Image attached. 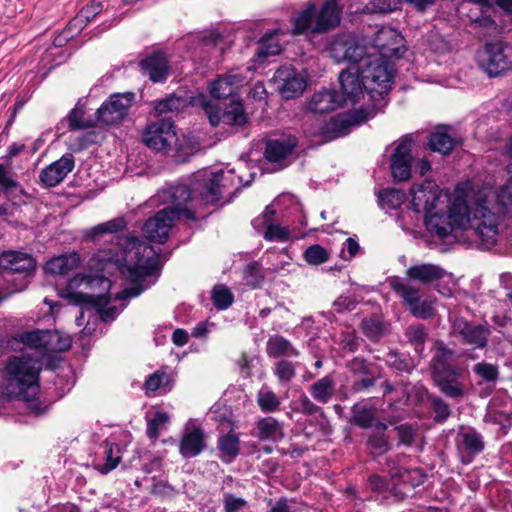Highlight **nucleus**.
I'll return each instance as SVG.
<instances>
[{"label": "nucleus", "mask_w": 512, "mask_h": 512, "mask_svg": "<svg viewBox=\"0 0 512 512\" xmlns=\"http://www.w3.org/2000/svg\"><path fill=\"white\" fill-rule=\"evenodd\" d=\"M120 251L100 249L88 261L93 274H78L62 295L75 305L91 304L103 321L113 320L126 300L150 286L146 278L159 269V254L134 235L121 237Z\"/></svg>", "instance_id": "nucleus-1"}, {"label": "nucleus", "mask_w": 512, "mask_h": 512, "mask_svg": "<svg viewBox=\"0 0 512 512\" xmlns=\"http://www.w3.org/2000/svg\"><path fill=\"white\" fill-rule=\"evenodd\" d=\"M236 177L232 171L224 172L205 170L195 175V183L191 191L186 185H177L161 190L157 197L167 204L163 210L148 219L143 227L146 236L152 240L163 243L172 227L173 221L181 217L195 219L197 196L205 203H215L224 194H230V188L235 185ZM238 183H243L242 176L237 177Z\"/></svg>", "instance_id": "nucleus-2"}, {"label": "nucleus", "mask_w": 512, "mask_h": 512, "mask_svg": "<svg viewBox=\"0 0 512 512\" xmlns=\"http://www.w3.org/2000/svg\"><path fill=\"white\" fill-rule=\"evenodd\" d=\"M485 191L475 192L469 184H458L449 197L447 214H442L441 206L424 216L427 230L439 237L449 236L454 228L472 230L485 249L497 242L498 217L486 206Z\"/></svg>", "instance_id": "nucleus-3"}, {"label": "nucleus", "mask_w": 512, "mask_h": 512, "mask_svg": "<svg viewBox=\"0 0 512 512\" xmlns=\"http://www.w3.org/2000/svg\"><path fill=\"white\" fill-rule=\"evenodd\" d=\"M26 346L21 356H13L5 367L3 395L9 399H19L27 403L35 414L42 409L39 393V374L42 369L41 355L45 352L46 330H35L19 335Z\"/></svg>", "instance_id": "nucleus-4"}, {"label": "nucleus", "mask_w": 512, "mask_h": 512, "mask_svg": "<svg viewBox=\"0 0 512 512\" xmlns=\"http://www.w3.org/2000/svg\"><path fill=\"white\" fill-rule=\"evenodd\" d=\"M359 65L365 92L374 102L371 109L377 113V110L385 105V97L392 88L395 76L394 66L390 60L372 53H366Z\"/></svg>", "instance_id": "nucleus-5"}, {"label": "nucleus", "mask_w": 512, "mask_h": 512, "mask_svg": "<svg viewBox=\"0 0 512 512\" xmlns=\"http://www.w3.org/2000/svg\"><path fill=\"white\" fill-rule=\"evenodd\" d=\"M342 7L336 0H325L320 8L308 2L293 18V34H323L335 29L341 22Z\"/></svg>", "instance_id": "nucleus-6"}, {"label": "nucleus", "mask_w": 512, "mask_h": 512, "mask_svg": "<svg viewBox=\"0 0 512 512\" xmlns=\"http://www.w3.org/2000/svg\"><path fill=\"white\" fill-rule=\"evenodd\" d=\"M189 103L194 107L203 109L212 126H217L220 122L232 126H242L247 121L243 105L239 101L231 102L224 111H221L214 100L200 92L191 96Z\"/></svg>", "instance_id": "nucleus-7"}, {"label": "nucleus", "mask_w": 512, "mask_h": 512, "mask_svg": "<svg viewBox=\"0 0 512 512\" xmlns=\"http://www.w3.org/2000/svg\"><path fill=\"white\" fill-rule=\"evenodd\" d=\"M142 139L146 146L158 152H167L173 146L178 151H185L189 147L184 143L185 137L180 140L173 124L166 119L149 124L143 132Z\"/></svg>", "instance_id": "nucleus-8"}, {"label": "nucleus", "mask_w": 512, "mask_h": 512, "mask_svg": "<svg viewBox=\"0 0 512 512\" xmlns=\"http://www.w3.org/2000/svg\"><path fill=\"white\" fill-rule=\"evenodd\" d=\"M478 64L489 76H498L512 69V45L487 43L478 53Z\"/></svg>", "instance_id": "nucleus-9"}, {"label": "nucleus", "mask_w": 512, "mask_h": 512, "mask_svg": "<svg viewBox=\"0 0 512 512\" xmlns=\"http://www.w3.org/2000/svg\"><path fill=\"white\" fill-rule=\"evenodd\" d=\"M410 208L416 214L424 216L443 206L442 191L432 180L414 183L410 188Z\"/></svg>", "instance_id": "nucleus-10"}, {"label": "nucleus", "mask_w": 512, "mask_h": 512, "mask_svg": "<svg viewBox=\"0 0 512 512\" xmlns=\"http://www.w3.org/2000/svg\"><path fill=\"white\" fill-rule=\"evenodd\" d=\"M251 72L250 66L245 69L237 67L219 75L208 84L209 94L213 99H225L233 96L242 86L249 82V74Z\"/></svg>", "instance_id": "nucleus-11"}, {"label": "nucleus", "mask_w": 512, "mask_h": 512, "mask_svg": "<svg viewBox=\"0 0 512 512\" xmlns=\"http://www.w3.org/2000/svg\"><path fill=\"white\" fill-rule=\"evenodd\" d=\"M134 97L131 92L111 95L97 111L98 122L105 126L119 125L126 118Z\"/></svg>", "instance_id": "nucleus-12"}, {"label": "nucleus", "mask_w": 512, "mask_h": 512, "mask_svg": "<svg viewBox=\"0 0 512 512\" xmlns=\"http://www.w3.org/2000/svg\"><path fill=\"white\" fill-rule=\"evenodd\" d=\"M274 82L285 99L300 96L307 86V76L292 65H283L274 74Z\"/></svg>", "instance_id": "nucleus-13"}, {"label": "nucleus", "mask_w": 512, "mask_h": 512, "mask_svg": "<svg viewBox=\"0 0 512 512\" xmlns=\"http://www.w3.org/2000/svg\"><path fill=\"white\" fill-rule=\"evenodd\" d=\"M328 52L336 62L348 61L358 64L366 55V48L351 35L336 37L329 45Z\"/></svg>", "instance_id": "nucleus-14"}, {"label": "nucleus", "mask_w": 512, "mask_h": 512, "mask_svg": "<svg viewBox=\"0 0 512 512\" xmlns=\"http://www.w3.org/2000/svg\"><path fill=\"white\" fill-rule=\"evenodd\" d=\"M374 49L378 57L384 59L400 58L406 48L404 45V38L394 28L383 27L381 28L374 38Z\"/></svg>", "instance_id": "nucleus-15"}, {"label": "nucleus", "mask_w": 512, "mask_h": 512, "mask_svg": "<svg viewBox=\"0 0 512 512\" xmlns=\"http://www.w3.org/2000/svg\"><path fill=\"white\" fill-rule=\"evenodd\" d=\"M412 140L405 136L396 145L391 156L390 169L392 176L397 181H407L411 177L412 164Z\"/></svg>", "instance_id": "nucleus-16"}, {"label": "nucleus", "mask_w": 512, "mask_h": 512, "mask_svg": "<svg viewBox=\"0 0 512 512\" xmlns=\"http://www.w3.org/2000/svg\"><path fill=\"white\" fill-rule=\"evenodd\" d=\"M452 329L464 344L474 348H484L487 345L490 329L486 325H476L458 318L453 322Z\"/></svg>", "instance_id": "nucleus-17"}, {"label": "nucleus", "mask_w": 512, "mask_h": 512, "mask_svg": "<svg viewBox=\"0 0 512 512\" xmlns=\"http://www.w3.org/2000/svg\"><path fill=\"white\" fill-rule=\"evenodd\" d=\"M375 115L376 112L369 108H360L347 115H337L330 119L325 133H330L332 138L344 136L351 126L362 124Z\"/></svg>", "instance_id": "nucleus-18"}, {"label": "nucleus", "mask_w": 512, "mask_h": 512, "mask_svg": "<svg viewBox=\"0 0 512 512\" xmlns=\"http://www.w3.org/2000/svg\"><path fill=\"white\" fill-rule=\"evenodd\" d=\"M295 137L285 136L278 139H271L266 144L265 157L271 164L276 165L274 170H279L288 165V157L296 147Z\"/></svg>", "instance_id": "nucleus-19"}, {"label": "nucleus", "mask_w": 512, "mask_h": 512, "mask_svg": "<svg viewBox=\"0 0 512 512\" xmlns=\"http://www.w3.org/2000/svg\"><path fill=\"white\" fill-rule=\"evenodd\" d=\"M341 92L346 99L356 103L364 95L363 80L361 77V68L358 64H350L349 67L339 75Z\"/></svg>", "instance_id": "nucleus-20"}, {"label": "nucleus", "mask_w": 512, "mask_h": 512, "mask_svg": "<svg viewBox=\"0 0 512 512\" xmlns=\"http://www.w3.org/2000/svg\"><path fill=\"white\" fill-rule=\"evenodd\" d=\"M462 377V370L456 367L444 369L442 366H437L436 373H434L435 381L440 390L448 397L460 398L464 394V389L460 378Z\"/></svg>", "instance_id": "nucleus-21"}, {"label": "nucleus", "mask_w": 512, "mask_h": 512, "mask_svg": "<svg viewBox=\"0 0 512 512\" xmlns=\"http://www.w3.org/2000/svg\"><path fill=\"white\" fill-rule=\"evenodd\" d=\"M74 168L72 154H64L60 159L51 163L40 173V180L46 187H55L61 183Z\"/></svg>", "instance_id": "nucleus-22"}, {"label": "nucleus", "mask_w": 512, "mask_h": 512, "mask_svg": "<svg viewBox=\"0 0 512 512\" xmlns=\"http://www.w3.org/2000/svg\"><path fill=\"white\" fill-rule=\"evenodd\" d=\"M275 213L274 204L267 206L262 215L253 221V225L259 231L265 228L264 238L267 241H287L290 237L289 230L273 223Z\"/></svg>", "instance_id": "nucleus-23"}, {"label": "nucleus", "mask_w": 512, "mask_h": 512, "mask_svg": "<svg viewBox=\"0 0 512 512\" xmlns=\"http://www.w3.org/2000/svg\"><path fill=\"white\" fill-rule=\"evenodd\" d=\"M204 446V433L202 429L189 422L180 441V454L185 458L195 457L203 451Z\"/></svg>", "instance_id": "nucleus-24"}, {"label": "nucleus", "mask_w": 512, "mask_h": 512, "mask_svg": "<svg viewBox=\"0 0 512 512\" xmlns=\"http://www.w3.org/2000/svg\"><path fill=\"white\" fill-rule=\"evenodd\" d=\"M34 258L27 254L17 251H6L0 255V268L29 275L35 269Z\"/></svg>", "instance_id": "nucleus-25"}, {"label": "nucleus", "mask_w": 512, "mask_h": 512, "mask_svg": "<svg viewBox=\"0 0 512 512\" xmlns=\"http://www.w3.org/2000/svg\"><path fill=\"white\" fill-rule=\"evenodd\" d=\"M140 66L143 73L153 82L164 81L169 72L168 60L161 52L149 55L141 61Z\"/></svg>", "instance_id": "nucleus-26"}, {"label": "nucleus", "mask_w": 512, "mask_h": 512, "mask_svg": "<svg viewBox=\"0 0 512 512\" xmlns=\"http://www.w3.org/2000/svg\"><path fill=\"white\" fill-rule=\"evenodd\" d=\"M346 101L334 90H322L315 93L310 101L309 108L314 113H326L341 106Z\"/></svg>", "instance_id": "nucleus-27"}, {"label": "nucleus", "mask_w": 512, "mask_h": 512, "mask_svg": "<svg viewBox=\"0 0 512 512\" xmlns=\"http://www.w3.org/2000/svg\"><path fill=\"white\" fill-rule=\"evenodd\" d=\"M281 34H284L281 29H274L261 38L255 53L257 62L262 63L267 57L278 55L281 52L282 46L279 40Z\"/></svg>", "instance_id": "nucleus-28"}, {"label": "nucleus", "mask_w": 512, "mask_h": 512, "mask_svg": "<svg viewBox=\"0 0 512 512\" xmlns=\"http://www.w3.org/2000/svg\"><path fill=\"white\" fill-rule=\"evenodd\" d=\"M257 437L262 441L278 442L284 437L282 424L273 417H265L256 423Z\"/></svg>", "instance_id": "nucleus-29"}, {"label": "nucleus", "mask_w": 512, "mask_h": 512, "mask_svg": "<svg viewBox=\"0 0 512 512\" xmlns=\"http://www.w3.org/2000/svg\"><path fill=\"white\" fill-rule=\"evenodd\" d=\"M444 270L433 264H419L411 266L407 269V276L409 279L418 281L423 284L442 278Z\"/></svg>", "instance_id": "nucleus-30"}, {"label": "nucleus", "mask_w": 512, "mask_h": 512, "mask_svg": "<svg viewBox=\"0 0 512 512\" xmlns=\"http://www.w3.org/2000/svg\"><path fill=\"white\" fill-rule=\"evenodd\" d=\"M80 262V256L76 252L53 257L46 263V270L51 274H67L75 269Z\"/></svg>", "instance_id": "nucleus-31"}, {"label": "nucleus", "mask_w": 512, "mask_h": 512, "mask_svg": "<svg viewBox=\"0 0 512 512\" xmlns=\"http://www.w3.org/2000/svg\"><path fill=\"white\" fill-rule=\"evenodd\" d=\"M457 446L461 453L472 457L484 449V442L480 434L475 431H465L458 434Z\"/></svg>", "instance_id": "nucleus-32"}, {"label": "nucleus", "mask_w": 512, "mask_h": 512, "mask_svg": "<svg viewBox=\"0 0 512 512\" xmlns=\"http://www.w3.org/2000/svg\"><path fill=\"white\" fill-rule=\"evenodd\" d=\"M266 352L269 357H296L298 351L292 346V344L282 336L274 335L271 336L266 345Z\"/></svg>", "instance_id": "nucleus-33"}, {"label": "nucleus", "mask_w": 512, "mask_h": 512, "mask_svg": "<svg viewBox=\"0 0 512 512\" xmlns=\"http://www.w3.org/2000/svg\"><path fill=\"white\" fill-rule=\"evenodd\" d=\"M390 287L402 298L410 308L419 299V290L412 285L405 283L399 277H392L388 280Z\"/></svg>", "instance_id": "nucleus-34"}, {"label": "nucleus", "mask_w": 512, "mask_h": 512, "mask_svg": "<svg viewBox=\"0 0 512 512\" xmlns=\"http://www.w3.org/2000/svg\"><path fill=\"white\" fill-rule=\"evenodd\" d=\"M71 337L60 331L46 330L45 352H62L71 347Z\"/></svg>", "instance_id": "nucleus-35"}, {"label": "nucleus", "mask_w": 512, "mask_h": 512, "mask_svg": "<svg viewBox=\"0 0 512 512\" xmlns=\"http://www.w3.org/2000/svg\"><path fill=\"white\" fill-rule=\"evenodd\" d=\"M335 382L331 376H325L311 386L312 397L321 403H327L334 393Z\"/></svg>", "instance_id": "nucleus-36"}, {"label": "nucleus", "mask_w": 512, "mask_h": 512, "mask_svg": "<svg viewBox=\"0 0 512 512\" xmlns=\"http://www.w3.org/2000/svg\"><path fill=\"white\" fill-rule=\"evenodd\" d=\"M429 147L433 151L448 154L454 147V140L446 129L439 128L437 131L431 133L429 137Z\"/></svg>", "instance_id": "nucleus-37"}, {"label": "nucleus", "mask_w": 512, "mask_h": 512, "mask_svg": "<svg viewBox=\"0 0 512 512\" xmlns=\"http://www.w3.org/2000/svg\"><path fill=\"white\" fill-rule=\"evenodd\" d=\"M101 9L102 5L99 2H91L82 7L76 17L70 22L69 29L75 28L78 31L82 30L87 22L100 13Z\"/></svg>", "instance_id": "nucleus-38"}, {"label": "nucleus", "mask_w": 512, "mask_h": 512, "mask_svg": "<svg viewBox=\"0 0 512 512\" xmlns=\"http://www.w3.org/2000/svg\"><path fill=\"white\" fill-rule=\"evenodd\" d=\"M379 204L382 208L397 209L405 201V193L399 189H383L378 194Z\"/></svg>", "instance_id": "nucleus-39"}, {"label": "nucleus", "mask_w": 512, "mask_h": 512, "mask_svg": "<svg viewBox=\"0 0 512 512\" xmlns=\"http://www.w3.org/2000/svg\"><path fill=\"white\" fill-rule=\"evenodd\" d=\"M170 382L171 378L167 373L163 371H156L147 377L144 387L147 394L159 390L166 392L167 390H169Z\"/></svg>", "instance_id": "nucleus-40"}, {"label": "nucleus", "mask_w": 512, "mask_h": 512, "mask_svg": "<svg viewBox=\"0 0 512 512\" xmlns=\"http://www.w3.org/2000/svg\"><path fill=\"white\" fill-rule=\"evenodd\" d=\"M257 404L261 411L272 413L279 409L281 401L272 390L262 388L257 394Z\"/></svg>", "instance_id": "nucleus-41"}, {"label": "nucleus", "mask_w": 512, "mask_h": 512, "mask_svg": "<svg viewBox=\"0 0 512 512\" xmlns=\"http://www.w3.org/2000/svg\"><path fill=\"white\" fill-rule=\"evenodd\" d=\"M105 449L106 461L99 468V471L102 474H107L113 469H115L121 460V451L120 446L118 444L106 441Z\"/></svg>", "instance_id": "nucleus-42"}, {"label": "nucleus", "mask_w": 512, "mask_h": 512, "mask_svg": "<svg viewBox=\"0 0 512 512\" xmlns=\"http://www.w3.org/2000/svg\"><path fill=\"white\" fill-rule=\"evenodd\" d=\"M125 222L121 218L113 219L110 221H107L105 223L98 224L97 226L91 228L90 230H87L85 232V237L89 239H96L97 236L104 234V233H115L117 231H120L124 228Z\"/></svg>", "instance_id": "nucleus-43"}, {"label": "nucleus", "mask_w": 512, "mask_h": 512, "mask_svg": "<svg viewBox=\"0 0 512 512\" xmlns=\"http://www.w3.org/2000/svg\"><path fill=\"white\" fill-rule=\"evenodd\" d=\"M218 447L223 456L230 461L239 452V438L233 433H228L219 439Z\"/></svg>", "instance_id": "nucleus-44"}, {"label": "nucleus", "mask_w": 512, "mask_h": 512, "mask_svg": "<svg viewBox=\"0 0 512 512\" xmlns=\"http://www.w3.org/2000/svg\"><path fill=\"white\" fill-rule=\"evenodd\" d=\"M186 103V99L172 95L166 99L155 102L154 108L158 114L178 112L185 107Z\"/></svg>", "instance_id": "nucleus-45"}, {"label": "nucleus", "mask_w": 512, "mask_h": 512, "mask_svg": "<svg viewBox=\"0 0 512 512\" xmlns=\"http://www.w3.org/2000/svg\"><path fill=\"white\" fill-rule=\"evenodd\" d=\"M453 350L447 348L442 342L437 343L435 347V353L433 356V371L436 373L437 366H442L444 369H450L454 366L449 364V361L453 358Z\"/></svg>", "instance_id": "nucleus-46"}, {"label": "nucleus", "mask_w": 512, "mask_h": 512, "mask_svg": "<svg viewBox=\"0 0 512 512\" xmlns=\"http://www.w3.org/2000/svg\"><path fill=\"white\" fill-rule=\"evenodd\" d=\"M406 336L408 340L414 345L418 354L424 350V343L427 338V333L422 325H411L406 329Z\"/></svg>", "instance_id": "nucleus-47"}, {"label": "nucleus", "mask_w": 512, "mask_h": 512, "mask_svg": "<svg viewBox=\"0 0 512 512\" xmlns=\"http://www.w3.org/2000/svg\"><path fill=\"white\" fill-rule=\"evenodd\" d=\"M233 294L224 285H217L212 290V300L214 305L220 309H227L233 303Z\"/></svg>", "instance_id": "nucleus-48"}, {"label": "nucleus", "mask_w": 512, "mask_h": 512, "mask_svg": "<svg viewBox=\"0 0 512 512\" xmlns=\"http://www.w3.org/2000/svg\"><path fill=\"white\" fill-rule=\"evenodd\" d=\"M362 329L365 335L371 339H378L386 330V326L379 317H371L362 321Z\"/></svg>", "instance_id": "nucleus-49"}, {"label": "nucleus", "mask_w": 512, "mask_h": 512, "mask_svg": "<svg viewBox=\"0 0 512 512\" xmlns=\"http://www.w3.org/2000/svg\"><path fill=\"white\" fill-rule=\"evenodd\" d=\"M169 415L164 411H156L153 417L148 421L147 435L151 439L159 436L160 430L168 423Z\"/></svg>", "instance_id": "nucleus-50"}, {"label": "nucleus", "mask_w": 512, "mask_h": 512, "mask_svg": "<svg viewBox=\"0 0 512 512\" xmlns=\"http://www.w3.org/2000/svg\"><path fill=\"white\" fill-rule=\"evenodd\" d=\"M304 259L310 265H320L329 259V252L321 245H311L305 250Z\"/></svg>", "instance_id": "nucleus-51"}, {"label": "nucleus", "mask_w": 512, "mask_h": 512, "mask_svg": "<svg viewBox=\"0 0 512 512\" xmlns=\"http://www.w3.org/2000/svg\"><path fill=\"white\" fill-rule=\"evenodd\" d=\"M473 371L486 382H495L499 376L498 366L487 362L477 363Z\"/></svg>", "instance_id": "nucleus-52"}, {"label": "nucleus", "mask_w": 512, "mask_h": 512, "mask_svg": "<svg viewBox=\"0 0 512 512\" xmlns=\"http://www.w3.org/2000/svg\"><path fill=\"white\" fill-rule=\"evenodd\" d=\"M354 422L363 428H368L373 424V412L366 405L357 404L353 407Z\"/></svg>", "instance_id": "nucleus-53"}, {"label": "nucleus", "mask_w": 512, "mask_h": 512, "mask_svg": "<svg viewBox=\"0 0 512 512\" xmlns=\"http://www.w3.org/2000/svg\"><path fill=\"white\" fill-rule=\"evenodd\" d=\"M244 279L253 288L260 286L264 279L261 266L256 262L249 263L244 271Z\"/></svg>", "instance_id": "nucleus-54"}, {"label": "nucleus", "mask_w": 512, "mask_h": 512, "mask_svg": "<svg viewBox=\"0 0 512 512\" xmlns=\"http://www.w3.org/2000/svg\"><path fill=\"white\" fill-rule=\"evenodd\" d=\"M409 309L415 317L427 319L434 314V301L431 299H418Z\"/></svg>", "instance_id": "nucleus-55"}, {"label": "nucleus", "mask_w": 512, "mask_h": 512, "mask_svg": "<svg viewBox=\"0 0 512 512\" xmlns=\"http://www.w3.org/2000/svg\"><path fill=\"white\" fill-rule=\"evenodd\" d=\"M399 1L397 0H371L368 6L364 9L366 13H389L398 8Z\"/></svg>", "instance_id": "nucleus-56"}, {"label": "nucleus", "mask_w": 512, "mask_h": 512, "mask_svg": "<svg viewBox=\"0 0 512 512\" xmlns=\"http://www.w3.org/2000/svg\"><path fill=\"white\" fill-rule=\"evenodd\" d=\"M275 375L281 383H288L295 376V365L286 360L279 361L275 365Z\"/></svg>", "instance_id": "nucleus-57"}, {"label": "nucleus", "mask_w": 512, "mask_h": 512, "mask_svg": "<svg viewBox=\"0 0 512 512\" xmlns=\"http://www.w3.org/2000/svg\"><path fill=\"white\" fill-rule=\"evenodd\" d=\"M385 429H386V425L379 424L378 425L379 432L377 434L370 436V438H369L370 447L376 453H379V454L386 452L389 448L387 439L383 433Z\"/></svg>", "instance_id": "nucleus-58"}, {"label": "nucleus", "mask_w": 512, "mask_h": 512, "mask_svg": "<svg viewBox=\"0 0 512 512\" xmlns=\"http://www.w3.org/2000/svg\"><path fill=\"white\" fill-rule=\"evenodd\" d=\"M223 504L225 512H239L246 507L247 501L231 493H226L223 498Z\"/></svg>", "instance_id": "nucleus-59"}, {"label": "nucleus", "mask_w": 512, "mask_h": 512, "mask_svg": "<svg viewBox=\"0 0 512 512\" xmlns=\"http://www.w3.org/2000/svg\"><path fill=\"white\" fill-rule=\"evenodd\" d=\"M359 244L353 238H347L342 245L340 256L344 260L352 259L359 251Z\"/></svg>", "instance_id": "nucleus-60"}, {"label": "nucleus", "mask_w": 512, "mask_h": 512, "mask_svg": "<svg viewBox=\"0 0 512 512\" xmlns=\"http://www.w3.org/2000/svg\"><path fill=\"white\" fill-rule=\"evenodd\" d=\"M356 303V299L352 296H340L334 301L333 306L337 312H344L353 310Z\"/></svg>", "instance_id": "nucleus-61"}, {"label": "nucleus", "mask_w": 512, "mask_h": 512, "mask_svg": "<svg viewBox=\"0 0 512 512\" xmlns=\"http://www.w3.org/2000/svg\"><path fill=\"white\" fill-rule=\"evenodd\" d=\"M399 442L404 445H411L414 440V430L407 425H400L396 428Z\"/></svg>", "instance_id": "nucleus-62"}, {"label": "nucleus", "mask_w": 512, "mask_h": 512, "mask_svg": "<svg viewBox=\"0 0 512 512\" xmlns=\"http://www.w3.org/2000/svg\"><path fill=\"white\" fill-rule=\"evenodd\" d=\"M268 512H297L294 502L281 498L271 505Z\"/></svg>", "instance_id": "nucleus-63"}, {"label": "nucleus", "mask_w": 512, "mask_h": 512, "mask_svg": "<svg viewBox=\"0 0 512 512\" xmlns=\"http://www.w3.org/2000/svg\"><path fill=\"white\" fill-rule=\"evenodd\" d=\"M433 407L439 421H444L450 415L449 406L439 398L433 399Z\"/></svg>", "instance_id": "nucleus-64"}]
</instances>
